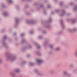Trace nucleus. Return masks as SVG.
<instances>
[{"label":"nucleus","instance_id":"423d86ee","mask_svg":"<svg viewBox=\"0 0 77 77\" xmlns=\"http://www.w3.org/2000/svg\"><path fill=\"white\" fill-rule=\"evenodd\" d=\"M68 74V72L66 71H64L63 72V75H66Z\"/></svg>","mask_w":77,"mask_h":77},{"label":"nucleus","instance_id":"cd10ccee","mask_svg":"<svg viewBox=\"0 0 77 77\" xmlns=\"http://www.w3.org/2000/svg\"><path fill=\"white\" fill-rule=\"evenodd\" d=\"M61 33H62V32L61 31H60L59 32L58 34H60Z\"/></svg>","mask_w":77,"mask_h":77},{"label":"nucleus","instance_id":"7ed1b4c3","mask_svg":"<svg viewBox=\"0 0 77 77\" xmlns=\"http://www.w3.org/2000/svg\"><path fill=\"white\" fill-rule=\"evenodd\" d=\"M27 23L29 24H33L34 23H35V21L33 20L30 21L28 20L27 21Z\"/></svg>","mask_w":77,"mask_h":77},{"label":"nucleus","instance_id":"b1692460","mask_svg":"<svg viewBox=\"0 0 77 77\" xmlns=\"http://www.w3.org/2000/svg\"><path fill=\"white\" fill-rule=\"evenodd\" d=\"M37 47L38 48H40V47H41L40 46V45H37Z\"/></svg>","mask_w":77,"mask_h":77},{"label":"nucleus","instance_id":"4c0bfd02","mask_svg":"<svg viewBox=\"0 0 77 77\" xmlns=\"http://www.w3.org/2000/svg\"><path fill=\"white\" fill-rule=\"evenodd\" d=\"M27 56H28V57H29V55H28Z\"/></svg>","mask_w":77,"mask_h":77},{"label":"nucleus","instance_id":"aec40b11","mask_svg":"<svg viewBox=\"0 0 77 77\" xmlns=\"http://www.w3.org/2000/svg\"><path fill=\"white\" fill-rule=\"evenodd\" d=\"M3 45H4V46H5V47H6V44L5 43H4Z\"/></svg>","mask_w":77,"mask_h":77},{"label":"nucleus","instance_id":"9b49d317","mask_svg":"<svg viewBox=\"0 0 77 77\" xmlns=\"http://www.w3.org/2000/svg\"><path fill=\"white\" fill-rule=\"evenodd\" d=\"M60 23H61V24L62 26H63V22H62V20H61L60 21Z\"/></svg>","mask_w":77,"mask_h":77},{"label":"nucleus","instance_id":"20e7f679","mask_svg":"<svg viewBox=\"0 0 77 77\" xmlns=\"http://www.w3.org/2000/svg\"><path fill=\"white\" fill-rule=\"evenodd\" d=\"M3 15L4 17H7L8 16L9 14L8 12H5L3 13Z\"/></svg>","mask_w":77,"mask_h":77},{"label":"nucleus","instance_id":"c756f323","mask_svg":"<svg viewBox=\"0 0 77 77\" xmlns=\"http://www.w3.org/2000/svg\"><path fill=\"white\" fill-rule=\"evenodd\" d=\"M30 33H33V31H30Z\"/></svg>","mask_w":77,"mask_h":77},{"label":"nucleus","instance_id":"7c9ffc66","mask_svg":"<svg viewBox=\"0 0 77 77\" xmlns=\"http://www.w3.org/2000/svg\"><path fill=\"white\" fill-rule=\"evenodd\" d=\"M24 34H22L21 35V36H23V35H24Z\"/></svg>","mask_w":77,"mask_h":77},{"label":"nucleus","instance_id":"39448f33","mask_svg":"<svg viewBox=\"0 0 77 77\" xmlns=\"http://www.w3.org/2000/svg\"><path fill=\"white\" fill-rule=\"evenodd\" d=\"M76 30H77V29L76 28H74L72 30L70 29L68 30L69 32H75V31H76Z\"/></svg>","mask_w":77,"mask_h":77},{"label":"nucleus","instance_id":"dca6fc26","mask_svg":"<svg viewBox=\"0 0 77 77\" xmlns=\"http://www.w3.org/2000/svg\"><path fill=\"white\" fill-rule=\"evenodd\" d=\"M60 48H59V47L57 48L56 49V50H59Z\"/></svg>","mask_w":77,"mask_h":77},{"label":"nucleus","instance_id":"f3484780","mask_svg":"<svg viewBox=\"0 0 77 77\" xmlns=\"http://www.w3.org/2000/svg\"><path fill=\"white\" fill-rule=\"evenodd\" d=\"M29 65L30 66L33 65V63H29Z\"/></svg>","mask_w":77,"mask_h":77},{"label":"nucleus","instance_id":"412c9836","mask_svg":"<svg viewBox=\"0 0 77 77\" xmlns=\"http://www.w3.org/2000/svg\"><path fill=\"white\" fill-rule=\"evenodd\" d=\"M74 66V65L72 64H70V66H71V67H72V66Z\"/></svg>","mask_w":77,"mask_h":77},{"label":"nucleus","instance_id":"4468645a","mask_svg":"<svg viewBox=\"0 0 77 77\" xmlns=\"http://www.w3.org/2000/svg\"><path fill=\"white\" fill-rule=\"evenodd\" d=\"M74 10L75 11H76V10H77V5H76L74 8Z\"/></svg>","mask_w":77,"mask_h":77},{"label":"nucleus","instance_id":"4be33fe9","mask_svg":"<svg viewBox=\"0 0 77 77\" xmlns=\"http://www.w3.org/2000/svg\"><path fill=\"white\" fill-rule=\"evenodd\" d=\"M49 22H51V17H50L49 18Z\"/></svg>","mask_w":77,"mask_h":77},{"label":"nucleus","instance_id":"a878e982","mask_svg":"<svg viewBox=\"0 0 77 77\" xmlns=\"http://www.w3.org/2000/svg\"><path fill=\"white\" fill-rule=\"evenodd\" d=\"M72 4H73L72 2H70V5H72Z\"/></svg>","mask_w":77,"mask_h":77},{"label":"nucleus","instance_id":"6ab92c4d","mask_svg":"<svg viewBox=\"0 0 77 77\" xmlns=\"http://www.w3.org/2000/svg\"><path fill=\"white\" fill-rule=\"evenodd\" d=\"M38 39H41V38H42V36H39L38 37Z\"/></svg>","mask_w":77,"mask_h":77},{"label":"nucleus","instance_id":"f03ea898","mask_svg":"<svg viewBox=\"0 0 77 77\" xmlns=\"http://www.w3.org/2000/svg\"><path fill=\"white\" fill-rule=\"evenodd\" d=\"M36 61L38 65H40V64H41V63H42L43 62V60H42L37 59L36 60Z\"/></svg>","mask_w":77,"mask_h":77},{"label":"nucleus","instance_id":"f257e3e1","mask_svg":"<svg viewBox=\"0 0 77 77\" xmlns=\"http://www.w3.org/2000/svg\"><path fill=\"white\" fill-rule=\"evenodd\" d=\"M16 59V57L14 55H10L7 57V59L11 61H14Z\"/></svg>","mask_w":77,"mask_h":77},{"label":"nucleus","instance_id":"72a5a7b5","mask_svg":"<svg viewBox=\"0 0 77 77\" xmlns=\"http://www.w3.org/2000/svg\"><path fill=\"white\" fill-rule=\"evenodd\" d=\"M46 27H47V28H48V27H49V26H47Z\"/></svg>","mask_w":77,"mask_h":77},{"label":"nucleus","instance_id":"c03bdc74","mask_svg":"<svg viewBox=\"0 0 77 77\" xmlns=\"http://www.w3.org/2000/svg\"><path fill=\"white\" fill-rule=\"evenodd\" d=\"M55 1H56V0H55Z\"/></svg>","mask_w":77,"mask_h":77},{"label":"nucleus","instance_id":"a211bd4d","mask_svg":"<svg viewBox=\"0 0 77 77\" xmlns=\"http://www.w3.org/2000/svg\"><path fill=\"white\" fill-rule=\"evenodd\" d=\"M63 4V2H61L60 3V5L62 6V5Z\"/></svg>","mask_w":77,"mask_h":77},{"label":"nucleus","instance_id":"6e6552de","mask_svg":"<svg viewBox=\"0 0 77 77\" xmlns=\"http://www.w3.org/2000/svg\"><path fill=\"white\" fill-rule=\"evenodd\" d=\"M62 13H61V14L60 15V17H62V16H63V15H65V11H64L63 10L62 11Z\"/></svg>","mask_w":77,"mask_h":77},{"label":"nucleus","instance_id":"a19ab883","mask_svg":"<svg viewBox=\"0 0 77 77\" xmlns=\"http://www.w3.org/2000/svg\"><path fill=\"white\" fill-rule=\"evenodd\" d=\"M51 14H53V13H51Z\"/></svg>","mask_w":77,"mask_h":77},{"label":"nucleus","instance_id":"393cba45","mask_svg":"<svg viewBox=\"0 0 77 77\" xmlns=\"http://www.w3.org/2000/svg\"><path fill=\"white\" fill-rule=\"evenodd\" d=\"M25 41V40L23 39L22 41V42H24Z\"/></svg>","mask_w":77,"mask_h":77},{"label":"nucleus","instance_id":"ea45409f","mask_svg":"<svg viewBox=\"0 0 77 77\" xmlns=\"http://www.w3.org/2000/svg\"><path fill=\"white\" fill-rule=\"evenodd\" d=\"M53 72V71H51V72Z\"/></svg>","mask_w":77,"mask_h":77},{"label":"nucleus","instance_id":"e433bc0d","mask_svg":"<svg viewBox=\"0 0 77 77\" xmlns=\"http://www.w3.org/2000/svg\"><path fill=\"white\" fill-rule=\"evenodd\" d=\"M24 63H25V62H23V64H24Z\"/></svg>","mask_w":77,"mask_h":77},{"label":"nucleus","instance_id":"bb28decb","mask_svg":"<svg viewBox=\"0 0 77 77\" xmlns=\"http://www.w3.org/2000/svg\"><path fill=\"white\" fill-rule=\"evenodd\" d=\"M56 11L57 12H59V10H57Z\"/></svg>","mask_w":77,"mask_h":77},{"label":"nucleus","instance_id":"473e14b6","mask_svg":"<svg viewBox=\"0 0 77 77\" xmlns=\"http://www.w3.org/2000/svg\"><path fill=\"white\" fill-rule=\"evenodd\" d=\"M50 5H48V8H50Z\"/></svg>","mask_w":77,"mask_h":77},{"label":"nucleus","instance_id":"0eeeda50","mask_svg":"<svg viewBox=\"0 0 77 77\" xmlns=\"http://www.w3.org/2000/svg\"><path fill=\"white\" fill-rule=\"evenodd\" d=\"M16 24H18V23H19V19L18 18H16Z\"/></svg>","mask_w":77,"mask_h":77},{"label":"nucleus","instance_id":"5701e85b","mask_svg":"<svg viewBox=\"0 0 77 77\" xmlns=\"http://www.w3.org/2000/svg\"><path fill=\"white\" fill-rule=\"evenodd\" d=\"M53 45H50V47L51 48H53Z\"/></svg>","mask_w":77,"mask_h":77},{"label":"nucleus","instance_id":"ddd939ff","mask_svg":"<svg viewBox=\"0 0 77 77\" xmlns=\"http://www.w3.org/2000/svg\"><path fill=\"white\" fill-rule=\"evenodd\" d=\"M8 2H9V3H11L13 2V1L12 0H8Z\"/></svg>","mask_w":77,"mask_h":77},{"label":"nucleus","instance_id":"37998d69","mask_svg":"<svg viewBox=\"0 0 77 77\" xmlns=\"http://www.w3.org/2000/svg\"><path fill=\"white\" fill-rule=\"evenodd\" d=\"M24 49H25V48H24Z\"/></svg>","mask_w":77,"mask_h":77},{"label":"nucleus","instance_id":"2f4dec72","mask_svg":"<svg viewBox=\"0 0 77 77\" xmlns=\"http://www.w3.org/2000/svg\"><path fill=\"white\" fill-rule=\"evenodd\" d=\"M6 38H7V37H6V36H5L4 37V39H6Z\"/></svg>","mask_w":77,"mask_h":77},{"label":"nucleus","instance_id":"f704fd0d","mask_svg":"<svg viewBox=\"0 0 77 77\" xmlns=\"http://www.w3.org/2000/svg\"><path fill=\"white\" fill-rule=\"evenodd\" d=\"M70 15V14H67V15Z\"/></svg>","mask_w":77,"mask_h":77},{"label":"nucleus","instance_id":"9d476101","mask_svg":"<svg viewBox=\"0 0 77 77\" xmlns=\"http://www.w3.org/2000/svg\"><path fill=\"white\" fill-rule=\"evenodd\" d=\"M15 72H18L20 71V69H16L14 70Z\"/></svg>","mask_w":77,"mask_h":77},{"label":"nucleus","instance_id":"f8f14e48","mask_svg":"<svg viewBox=\"0 0 77 77\" xmlns=\"http://www.w3.org/2000/svg\"><path fill=\"white\" fill-rule=\"evenodd\" d=\"M35 72H36V73H37V74H38V75H39V72H38V70L35 69Z\"/></svg>","mask_w":77,"mask_h":77},{"label":"nucleus","instance_id":"c9c22d12","mask_svg":"<svg viewBox=\"0 0 77 77\" xmlns=\"http://www.w3.org/2000/svg\"><path fill=\"white\" fill-rule=\"evenodd\" d=\"M42 6H43V5H42L41 6V8H42Z\"/></svg>","mask_w":77,"mask_h":77},{"label":"nucleus","instance_id":"2eb2a0df","mask_svg":"<svg viewBox=\"0 0 77 77\" xmlns=\"http://www.w3.org/2000/svg\"><path fill=\"white\" fill-rule=\"evenodd\" d=\"M75 55L77 56V51L75 53Z\"/></svg>","mask_w":77,"mask_h":77},{"label":"nucleus","instance_id":"c85d7f7f","mask_svg":"<svg viewBox=\"0 0 77 77\" xmlns=\"http://www.w3.org/2000/svg\"><path fill=\"white\" fill-rule=\"evenodd\" d=\"M2 62V60L0 59V63H1Z\"/></svg>","mask_w":77,"mask_h":77},{"label":"nucleus","instance_id":"1a4fd4ad","mask_svg":"<svg viewBox=\"0 0 77 77\" xmlns=\"http://www.w3.org/2000/svg\"><path fill=\"white\" fill-rule=\"evenodd\" d=\"M76 21V20L75 19H72L71 20V22L73 23H74Z\"/></svg>","mask_w":77,"mask_h":77},{"label":"nucleus","instance_id":"79ce46f5","mask_svg":"<svg viewBox=\"0 0 77 77\" xmlns=\"http://www.w3.org/2000/svg\"><path fill=\"white\" fill-rule=\"evenodd\" d=\"M45 45V44H44V45Z\"/></svg>","mask_w":77,"mask_h":77},{"label":"nucleus","instance_id":"58836bf2","mask_svg":"<svg viewBox=\"0 0 77 77\" xmlns=\"http://www.w3.org/2000/svg\"><path fill=\"white\" fill-rule=\"evenodd\" d=\"M27 1H30V0H27Z\"/></svg>","mask_w":77,"mask_h":77}]
</instances>
